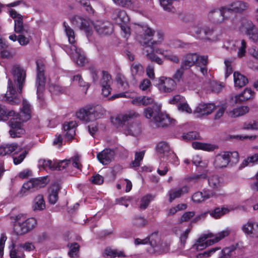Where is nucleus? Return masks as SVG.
I'll return each instance as SVG.
<instances>
[{"instance_id":"14","label":"nucleus","mask_w":258,"mask_h":258,"mask_svg":"<svg viewBox=\"0 0 258 258\" xmlns=\"http://www.w3.org/2000/svg\"><path fill=\"white\" fill-rule=\"evenodd\" d=\"M70 163H72L74 167L78 169H80L81 166L80 164V157L78 156H76L69 160H62L58 163H54L53 170H63Z\"/></svg>"},{"instance_id":"1","label":"nucleus","mask_w":258,"mask_h":258,"mask_svg":"<svg viewBox=\"0 0 258 258\" xmlns=\"http://www.w3.org/2000/svg\"><path fill=\"white\" fill-rule=\"evenodd\" d=\"M18 115L19 117L16 119H12L9 121V125L11 127L9 134L12 138L19 137L25 132L23 124L16 119L19 118L20 121L25 122L30 119L31 117V106L25 99L23 100L22 107Z\"/></svg>"},{"instance_id":"26","label":"nucleus","mask_w":258,"mask_h":258,"mask_svg":"<svg viewBox=\"0 0 258 258\" xmlns=\"http://www.w3.org/2000/svg\"><path fill=\"white\" fill-rule=\"evenodd\" d=\"M144 53L147 58L152 61H154L159 64H162L163 61L159 57L155 54L154 46L150 45L145 46L143 48Z\"/></svg>"},{"instance_id":"37","label":"nucleus","mask_w":258,"mask_h":258,"mask_svg":"<svg viewBox=\"0 0 258 258\" xmlns=\"http://www.w3.org/2000/svg\"><path fill=\"white\" fill-rule=\"evenodd\" d=\"M234 84L236 87L241 88L248 83L247 78L239 72H235L233 74Z\"/></svg>"},{"instance_id":"18","label":"nucleus","mask_w":258,"mask_h":258,"mask_svg":"<svg viewBox=\"0 0 258 258\" xmlns=\"http://www.w3.org/2000/svg\"><path fill=\"white\" fill-rule=\"evenodd\" d=\"M216 108L213 103L200 104L194 110V113L197 117H201L204 115L210 114Z\"/></svg>"},{"instance_id":"11","label":"nucleus","mask_w":258,"mask_h":258,"mask_svg":"<svg viewBox=\"0 0 258 258\" xmlns=\"http://www.w3.org/2000/svg\"><path fill=\"white\" fill-rule=\"evenodd\" d=\"M176 86L175 81L171 78L161 77L159 78L158 88L162 92H171L175 90Z\"/></svg>"},{"instance_id":"15","label":"nucleus","mask_w":258,"mask_h":258,"mask_svg":"<svg viewBox=\"0 0 258 258\" xmlns=\"http://www.w3.org/2000/svg\"><path fill=\"white\" fill-rule=\"evenodd\" d=\"M156 151L161 157H172L177 159L175 154L172 152L168 144L164 141L159 142L156 147Z\"/></svg>"},{"instance_id":"39","label":"nucleus","mask_w":258,"mask_h":258,"mask_svg":"<svg viewBox=\"0 0 258 258\" xmlns=\"http://www.w3.org/2000/svg\"><path fill=\"white\" fill-rule=\"evenodd\" d=\"M131 72L134 79L141 76L144 73L143 66L139 63H133L131 66Z\"/></svg>"},{"instance_id":"35","label":"nucleus","mask_w":258,"mask_h":258,"mask_svg":"<svg viewBox=\"0 0 258 258\" xmlns=\"http://www.w3.org/2000/svg\"><path fill=\"white\" fill-rule=\"evenodd\" d=\"M45 208V202L43 195H38L33 201L32 209L34 211H42Z\"/></svg>"},{"instance_id":"9","label":"nucleus","mask_w":258,"mask_h":258,"mask_svg":"<svg viewBox=\"0 0 258 258\" xmlns=\"http://www.w3.org/2000/svg\"><path fill=\"white\" fill-rule=\"evenodd\" d=\"M227 10L228 9L226 7H222L219 9L214 8L211 10L208 14L209 21L215 24L224 23L225 20L228 19V17L225 15Z\"/></svg>"},{"instance_id":"30","label":"nucleus","mask_w":258,"mask_h":258,"mask_svg":"<svg viewBox=\"0 0 258 258\" xmlns=\"http://www.w3.org/2000/svg\"><path fill=\"white\" fill-rule=\"evenodd\" d=\"M189 191V187L187 186H183L180 188L172 189L169 191V201L171 203L176 198H179Z\"/></svg>"},{"instance_id":"25","label":"nucleus","mask_w":258,"mask_h":258,"mask_svg":"<svg viewBox=\"0 0 258 258\" xmlns=\"http://www.w3.org/2000/svg\"><path fill=\"white\" fill-rule=\"evenodd\" d=\"M144 53L147 58L152 61H154L159 64H162L163 61L159 57L155 54L154 46L150 45L145 46L143 48Z\"/></svg>"},{"instance_id":"54","label":"nucleus","mask_w":258,"mask_h":258,"mask_svg":"<svg viewBox=\"0 0 258 258\" xmlns=\"http://www.w3.org/2000/svg\"><path fill=\"white\" fill-rule=\"evenodd\" d=\"M79 247V245L77 243H72L70 246V250L68 252L69 256L72 258H77Z\"/></svg>"},{"instance_id":"50","label":"nucleus","mask_w":258,"mask_h":258,"mask_svg":"<svg viewBox=\"0 0 258 258\" xmlns=\"http://www.w3.org/2000/svg\"><path fill=\"white\" fill-rule=\"evenodd\" d=\"M229 163L231 165L236 164L239 161V155L237 152H225Z\"/></svg>"},{"instance_id":"63","label":"nucleus","mask_w":258,"mask_h":258,"mask_svg":"<svg viewBox=\"0 0 258 258\" xmlns=\"http://www.w3.org/2000/svg\"><path fill=\"white\" fill-rule=\"evenodd\" d=\"M24 256L23 250L19 246L10 252L11 258H24Z\"/></svg>"},{"instance_id":"4","label":"nucleus","mask_w":258,"mask_h":258,"mask_svg":"<svg viewBox=\"0 0 258 258\" xmlns=\"http://www.w3.org/2000/svg\"><path fill=\"white\" fill-rule=\"evenodd\" d=\"M104 114V110L100 106H86L80 109L76 113V116L80 120L88 122L100 118Z\"/></svg>"},{"instance_id":"48","label":"nucleus","mask_w":258,"mask_h":258,"mask_svg":"<svg viewBox=\"0 0 258 258\" xmlns=\"http://www.w3.org/2000/svg\"><path fill=\"white\" fill-rule=\"evenodd\" d=\"M192 146L196 149H201L206 151H212L215 149L214 145L199 142L192 143Z\"/></svg>"},{"instance_id":"22","label":"nucleus","mask_w":258,"mask_h":258,"mask_svg":"<svg viewBox=\"0 0 258 258\" xmlns=\"http://www.w3.org/2000/svg\"><path fill=\"white\" fill-rule=\"evenodd\" d=\"M209 186L215 191L220 190L223 186V179L216 174H213L208 179Z\"/></svg>"},{"instance_id":"32","label":"nucleus","mask_w":258,"mask_h":258,"mask_svg":"<svg viewBox=\"0 0 258 258\" xmlns=\"http://www.w3.org/2000/svg\"><path fill=\"white\" fill-rule=\"evenodd\" d=\"M112 19L118 24L125 23L128 21V18L125 11L120 9H115L112 15Z\"/></svg>"},{"instance_id":"62","label":"nucleus","mask_w":258,"mask_h":258,"mask_svg":"<svg viewBox=\"0 0 258 258\" xmlns=\"http://www.w3.org/2000/svg\"><path fill=\"white\" fill-rule=\"evenodd\" d=\"M243 128L244 130H258V119L246 122L243 124Z\"/></svg>"},{"instance_id":"20","label":"nucleus","mask_w":258,"mask_h":258,"mask_svg":"<svg viewBox=\"0 0 258 258\" xmlns=\"http://www.w3.org/2000/svg\"><path fill=\"white\" fill-rule=\"evenodd\" d=\"M213 236L214 235L212 233L201 236L193 245V248L197 250H201L205 249L209 245L213 244L214 243L212 239L207 241H206V240L208 237H213Z\"/></svg>"},{"instance_id":"43","label":"nucleus","mask_w":258,"mask_h":258,"mask_svg":"<svg viewBox=\"0 0 258 258\" xmlns=\"http://www.w3.org/2000/svg\"><path fill=\"white\" fill-rule=\"evenodd\" d=\"M9 87L8 91L6 94L7 96L10 95V96H8V99L10 102H11L12 104H15L18 102V99H16V96L15 95L16 91L15 88H14L12 85V81L9 80L8 82Z\"/></svg>"},{"instance_id":"3","label":"nucleus","mask_w":258,"mask_h":258,"mask_svg":"<svg viewBox=\"0 0 258 258\" xmlns=\"http://www.w3.org/2000/svg\"><path fill=\"white\" fill-rule=\"evenodd\" d=\"M63 26L65 28V32L68 37L69 41L72 44L70 52L71 57L78 66L83 67L87 62V59L82 49L75 44V40L74 30L66 22L63 23Z\"/></svg>"},{"instance_id":"53","label":"nucleus","mask_w":258,"mask_h":258,"mask_svg":"<svg viewBox=\"0 0 258 258\" xmlns=\"http://www.w3.org/2000/svg\"><path fill=\"white\" fill-rule=\"evenodd\" d=\"M169 45L175 48H183L189 45V43L184 42L178 39H173L170 41Z\"/></svg>"},{"instance_id":"47","label":"nucleus","mask_w":258,"mask_h":258,"mask_svg":"<svg viewBox=\"0 0 258 258\" xmlns=\"http://www.w3.org/2000/svg\"><path fill=\"white\" fill-rule=\"evenodd\" d=\"M38 166L40 170H46L48 168L51 170H53V163L50 160L41 159L38 161Z\"/></svg>"},{"instance_id":"44","label":"nucleus","mask_w":258,"mask_h":258,"mask_svg":"<svg viewBox=\"0 0 258 258\" xmlns=\"http://www.w3.org/2000/svg\"><path fill=\"white\" fill-rule=\"evenodd\" d=\"M14 31L17 33L25 34L27 33L23 24V18L19 17L18 19L15 20Z\"/></svg>"},{"instance_id":"13","label":"nucleus","mask_w":258,"mask_h":258,"mask_svg":"<svg viewBox=\"0 0 258 258\" xmlns=\"http://www.w3.org/2000/svg\"><path fill=\"white\" fill-rule=\"evenodd\" d=\"M148 241L153 248L151 252L160 253L164 251L163 243L158 232H154L148 237Z\"/></svg>"},{"instance_id":"42","label":"nucleus","mask_w":258,"mask_h":258,"mask_svg":"<svg viewBox=\"0 0 258 258\" xmlns=\"http://www.w3.org/2000/svg\"><path fill=\"white\" fill-rule=\"evenodd\" d=\"M256 27L253 23L246 19L243 18L240 21V24L239 28L242 32H244L245 34L251 30Z\"/></svg>"},{"instance_id":"7","label":"nucleus","mask_w":258,"mask_h":258,"mask_svg":"<svg viewBox=\"0 0 258 258\" xmlns=\"http://www.w3.org/2000/svg\"><path fill=\"white\" fill-rule=\"evenodd\" d=\"M192 29L194 36L198 39L211 41L216 40V38L214 37L211 38L214 33V29L208 26L204 25L202 21L195 22L194 23Z\"/></svg>"},{"instance_id":"6","label":"nucleus","mask_w":258,"mask_h":258,"mask_svg":"<svg viewBox=\"0 0 258 258\" xmlns=\"http://www.w3.org/2000/svg\"><path fill=\"white\" fill-rule=\"evenodd\" d=\"M36 224V220L35 218L26 219L24 215L19 214L16 217L14 230L17 234L23 235L34 228Z\"/></svg>"},{"instance_id":"12","label":"nucleus","mask_w":258,"mask_h":258,"mask_svg":"<svg viewBox=\"0 0 258 258\" xmlns=\"http://www.w3.org/2000/svg\"><path fill=\"white\" fill-rule=\"evenodd\" d=\"M139 114L135 111H129L120 114L112 119V122L117 126L125 125V123L133 119L138 117Z\"/></svg>"},{"instance_id":"57","label":"nucleus","mask_w":258,"mask_h":258,"mask_svg":"<svg viewBox=\"0 0 258 258\" xmlns=\"http://www.w3.org/2000/svg\"><path fill=\"white\" fill-rule=\"evenodd\" d=\"M145 155L144 151L136 152L135 154V160L132 162V167H139L140 165V162L143 160Z\"/></svg>"},{"instance_id":"49","label":"nucleus","mask_w":258,"mask_h":258,"mask_svg":"<svg viewBox=\"0 0 258 258\" xmlns=\"http://www.w3.org/2000/svg\"><path fill=\"white\" fill-rule=\"evenodd\" d=\"M116 81L123 89H127L129 87L128 83L124 75L121 74H117Z\"/></svg>"},{"instance_id":"55","label":"nucleus","mask_w":258,"mask_h":258,"mask_svg":"<svg viewBox=\"0 0 258 258\" xmlns=\"http://www.w3.org/2000/svg\"><path fill=\"white\" fill-rule=\"evenodd\" d=\"M46 180L45 178H32L34 190L44 187L46 184Z\"/></svg>"},{"instance_id":"8","label":"nucleus","mask_w":258,"mask_h":258,"mask_svg":"<svg viewBox=\"0 0 258 258\" xmlns=\"http://www.w3.org/2000/svg\"><path fill=\"white\" fill-rule=\"evenodd\" d=\"M37 64V77L36 85L37 87V97L39 99H43V92L45 90L46 78L45 76V64L41 59H38L36 61Z\"/></svg>"},{"instance_id":"5","label":"nucleus","mask_w":258,"mask_h":258,"mask_svg":"<svg viewBox=\"0 0 258 258\" xmlns=\"http://www.w3.org/2000/svg\"><path fill=\"white\" fill-rule=\"evenodd\" d=\"M136 40L144 46L151 45L155 31L147 25H136L134 27Z\"/></svg>"},{"instance_id":"31","label":"nucleus","mask_w":258,"mask_h":258,"mask_svg":"<svg viewBox=\"0 0 258 258\" xmlns=\"http://www.w3.org/2000/svg\"><path fill=\"white\" fill-rule=\"evenodd\" d=\"M60 190V186L57 184H52L48 189V200L52 205L55 204L58 200V194Z\"/></svg>"},{"instance_id":"16","label":"nucleus","mask_w":258,"mask_h":258,"mask_svg":"<svg viewBox=\"0 0 258 258\" xmlns=\"http://www.w3.org/2000/svg\"><path fill=\"white\" fill-rule=\"evenodd\" d=\"M94 26L97 33L101 35L110 34L113 31L112 25L109 22L98 21L94 23Z\"/></svg>"},{"instance_id":"29","label":"nucleus","mask_w":258,"mask_h":258,"mask_svg":"<svg viewBox=\"0 0 258 258\" xmlns=\"http://www.w3.org/2000/svg\"><path fill=\"white\" fill-rule=\"evenodd\" d=\"M254 95V93L251 90V89L246 88L242 93L232 97V100L236 103H240L253 98Z\"/></svg>"},{"instance_id":"33","label":"nucleus","mask_w":258,"mask_h":258,"mask_svg":"<svg viewBox=\"0 0 258 258\" xmlns=\"http://www.w3.org/2000/svg\"><path fill=\"white\" fill-rule=\"evenodd\" d=\"M141 126L139 122L134 121L128 125L125 130L126 135L137 136L141 133Z\"/></svg>"},{"instance_id":"28","label":"nucleus","mask_w":258,"mask_h":258,"mask_svg":"<svg viewBox=\"0 0 258 258\" xmlns=\"http://www.w3.org/2000/svg\"><path fill=\"white\" fill-rule=\"evenodd\" d=\"M144 53L147 58L152 61H154L159 64H162L163 61L159 57L155 54L154 46L150 45L145 46L143 48Z\"/></svg>"},{"instance_id":"59","label":"nucleus","mask_w":258,"mask_h":258,"mask_svg":"<svg viewBox=\"0 0 258 258\" xmlns=\"http://www.w3.org/2000/svg\"><path fill=\"white\" fill-rule=\"evenodd\" d=\"M49 91L53 94L59 95L64 92L65 89L62 87L55 84H51L49 87Z\"/></svg>"},{"instance_id":"58","label":"nucleus","mask_w":258,"mask_h":258,"mask_svg":"<svg viewBox=\"0 0 258 258\" xmlns=\"http://www.w3.org/2000/svg\"><path fill=\"white\" fill-rule=\"evenodd\" d=\"M14 114L13 110L9 111L5 106L0 105V120H5L8 116H13Z\"/></svg>"},{"instance_id":"64","label":"nucleus","mask_w":258,"mask_h":258,"mask_svg":"<svg viewBox=\"0 0 258 258\" xmlns=\"http://www.w3.org/2000/svg\"><path fill=\"white\" fill-rule=\"evenodd\" d=\"M220 247H216L212 248L210 250L204 251L203 253H201L197 255V258H208L211 256L216 250H219Z\"/></svg>"},{"instance_id":"41","label":"nucleus","mask_w":258,"mask_h":258,"mask_svg":"<svg viewBox=\"0 0 258 258\" xmlns=\"http://www.w3.org/2000/svg\"><path fill=\"white\" fill-rule=\"evenodd\" d=\"M103 254L106 258H114L115 257H122L125 256L123 251L110 248H106L105 249Z\"/></svg>"},{"instance_id":"45","label":"nucleus","mask_w":258,"mask_h":258,"mask_svg":"<svg viewBox=\"0 0 258 258\" xmlns=\"http://www.w3.org/2000/svg\"><path fill=\"white\" fill-rule=\"evenodd\" d=\"M230 211V209L229 208H216L214 210L212 211L210 215L214 218L218 219L221 217L222 216L228 213Z\"/></svg>"},{"instance_id":"24","label":"nucleus","mask_w":258,"mask_h":258,"mask_svg":"<svg viewBox=\"0 0 258 258\" xmlns=\"http://www.w3.org/2000/svg\"><path fill=\"white\" fill-rule=\"evenodd\" d=\"M225 152L217 154L214 158L213 165L216 169H221L226 167L229 164Z\"/></svg>"},{"instance_id":"23","label":"nucleus","mask_w":258,"mask_h":258,"mask_svg":"<svg viewBox=\"0 0 258 258\" xmlns=\"http://www.w3.org/2000/svg\"><path fill=\"white\" fill-rule=\"evenodd\" d=\"M242 231L251 237H258V224L248 221L242 227Z\"/></svg>"},{"instance_id":"51","label":"nucleus","mask_w":258,"mask_h":258,"mask_svg":"<svg viewBox=\"0 0 258 258\" xmlns=\"http://www.w3.org/2000/svg\"><path fill=\"white\" fill-rule=\"evenodd\" d=\"M207 177V176L206 173L201 174H195L187 177V180L189 182L196 183L200 182L201 180L206 179Z\"/></svg>"},{"instance_id":"61","label":"nucleus","mask_w":258,"mask_h":258,"mask_svg":"<svg viewBox=\"0 0 258 258\" xmlns=\"http://www.w3.org/2000/svg\"><path fill=\"white\" fill-rule=\"evenodd\" d=\"M230 231L228 229H226L217 233L215 235V237L214 239H212L213 243L219 241L220 240L223 239L225 237L228 236L230 234Z\"/></svg>"},{"instance_id":"21","label":"nucleus","mask_w":258,"mask_h":258,"mask_svg":"<svg viewBox=\"0 0 258 258\" xmlns=\"http://www.w3.org/2000/svg\"><path fill=\"white\" fill-rule=\"evenodd\" d=\"M226 7L228 9L227 12L241 13L248 8V4L245 2L238 1L232 3Z\"/></svg>"},{"instance_id":"38","label":"nucleus","mask_w":258,"mask_h":258,"mask_svg":"<svg viewBox=\"0 0 258 258\" xmlns=\"http://www.w3.org/2000/svg\"><path fill=\"white\" fill-rule=\"evenodd\" d=\"M154 99L151 97L143 96L138 97L134 99L132 101V103L136 105H144L146 106L153 103Z\"/></svg>"},{"instance_id":"56","label":"nucleus","mask_w":258,"mask_h":258,"mask_svg":"<svg viewBox=\"0 0 258 258\" xmlns=\"http://www.w3.org/2000/svg\"><path fill=\"white\" fill-rule=\"evenodd\" d=\"M102 78L100 80L101 85H111L112 81L110 75L107 72L104 71L102 72Z\"/></svg>"},{"instance_id":"46","label":"nucleus","mask_w":258,"mask_h":258,"mask_svg":"<svg viewBox=\"0 0 258 258\" xmlns=\"http://www.w3.org/2000/svg\"><path fill=\"white\" fill-rule=\"evenodd\" d=\"M34 191V184L32 179H30L28 181L24 183L21 190H20L19 194L21 196H24L29 191Z\"/></svg>"},{"instance_id":"60","label":"nucleus","mask_w":258,"mask_h":258,"mask_svg":"<svg viewBox=\"0 0 258 258\" xmlns=\"http://www.w3.org/2000/svg\"><path fill=\"white\" fill-rule=\"evenodd\" d=\"M246 35L248 36L249 39L252 41L258 43V29L256 27L249 32H247Z\"/></svg>"},{"instance_id":"19","label":"nucleus","mask_w":258,"mask_h":258,"mask_svg":"<svg viewBox=\"0 0 258 258\" xmlns=\"http://www.w3.org/2000/svg\"><path fill=\"white\" fill-rule=\"evenodd\" d=\"M199 58V55L197 53H187L185 54L181 61L182 69H189L191 67L196 64Z\"/></svg>"},{"instance_id":"27","label":"nucleus","mask_w":258,"mask_h":258,"mask_svg":"<svg viewBox=\"0 0 258 258\" xmlns=\"http://www.w3.org/2000/svg\"><path fill=\"white\" fill-rule=\"evenodd\" d=\"M144 53L147 58L152 61H154L159 64H162L163 61L159 57L155 54L154 46L150 45L145 46L143 48Z\"/></svg>"},{"instance_id":"34","label":"nucleus","mask_w":258,"mask_h":258,"mask_svg":"<svg viewBox=\"0 0 258 258\" xmlns=\"http://www.w3.org/2000/svg\"><path fill=\"white\" fill-rule=\"evenodd\" d=\"M77 126V123L75 121H72L65 123L63 125V128L66 133V137L68 140H71L75 135V127Z\"/></svg>"},{"instance_id":"36","label":"nucleus","mask_w":258,"mask_h":258,"mask_svg":"<svg viewBox=\"0 0 258 258\" xmlns=\"http://www.w3.org/2000/svg\"><path fill=\"white\" fill-rule=\"evenodd\" d=\"M247 106H242L234 108L228 112V115L231 117H238L244 115L249 111Z\"/></svg>"},{"instance_id":"17","label":"nucleus","mask_w":258,"mask_h":258,"mask_svg":"<svg viewBox=\"0 0 258 258\" xmlns=\"http://www.w3.org/2000/svg\"><path fill=\"white\" fill-rule=\"evenodd\" d=\"M114 156L115 152L113 150L106 148L98 153L97 158L103 165H108L114 159Z\"/></svg>"},{"instance_id":"2","label":"nucleus","mask_w":258,"mask_h":258,"mask_svg":"<svg viewBox=\"0 0 258 258\" xmlns=\"http://www.w3.org/2000/svg\"><path fill=\"white\" fill-rule=\"evenodd\" d=\"M145 116L151 119V122L156 127H166L174 123L175 120L171 119L167 115L162 113L160 106L154 105L152 107L146 108L144 112Z\"/></svg>"},{"instance_id":"10","label":"nucleus","mask_w":258,"mask_h":258,"mask_svg":"<svg viewBox=\"0 0 258 258\" xmlns=\"http://www.w3.org/2000/svg\"><path fill=\"white\" fill-rule=\"evenodd\" d=\"M14 81L17 84L18 92L21 93L26 78V72L19 65H15L13 68Z\"/></svg>"},{"instance_id":"52","label":"nucleus","mask_w":258,"mask_h":258,"mask_svg":"<svg viewBox=\"0 0 258 258\" xmlns=\"http://www.w3.org/2000/svg\"><path fill=\"white\" fill-rule=\"evenodd\" d=\"M154 199V196L151 195H147L144 197L141 200V204L140 205V209L141 210L146 209L148 206L150 202Z\"/></svg>"},{"instance_id":"40","label":"nucleus","mask_w":258,"mask_h":258,"mask_svg":"<svg viewBox=\"0 0 258 258\" xmlns=\"http://www.w3.org/2000/svg\"><path fill=\"white\" fill-rule=\"evenodd\" d=\"M18 149V145L16 143L6 144L0 147V156H5L15 151Z\"/></svg>"}]
</instances>
